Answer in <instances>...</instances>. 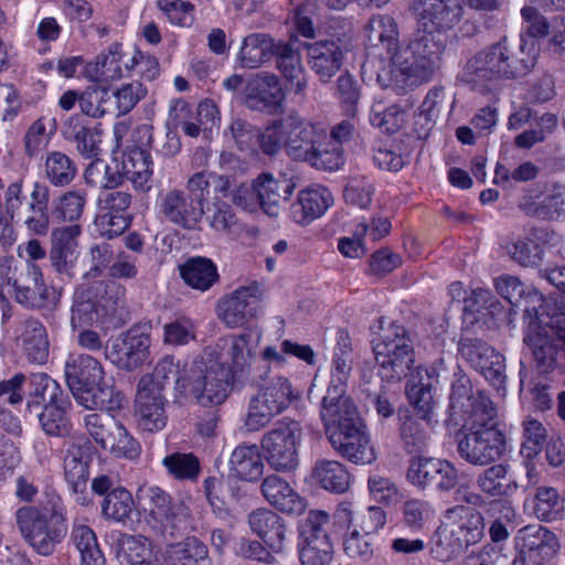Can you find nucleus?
I'll return each instance as SVG.
<instances>
[{"label":"nucleus","instance_id":"20","mask_svg":"<svg viewBox=\"0 0 565 565\" xmlns=\"http://www.w3.org/2000/svg\"><path fill=\"white\" fill-rule=\"evenodd\" d=\"M150 344L149 334L139 328H131L114 340L111 349L106 350L105 355L119 369L132 371L148 361Z\"/></svg>","mask_w":565,"mask_h":565},{"label":"nucleus","instance_id":"54","mask_svg":"<svg viewBox=\"0 0 565 565\" xmlns=\"http://www.w3.org/2000/svg\"><path fill=\"white\" fill-rule=\"evenodd\" d=\"M44 173L51 184L66 186L75 179L76 163L62 151L49 152L44 163Z\"/></svg>","mask_w":565,"mask_h":565},{"label":"nucleus","instance_id":"56","mask_svg":"<svg viewBox=\"0 0 565 565\" xmlns=\"http://www.w3.org/2000/svg\"><path fill=\"white\" fill-rule=\"evenodd\" d=\"M438 465L439 458L422 455L413 456L408 460L406 479L415 488L422 491H430Z\"/></svg>","mask_w":565,"mask_h":565},{"label":"nucleus","instance_id":"25","mask_svg":"<svg viewBox=\"0 0 565 565\" xmlns=\"http://www.w3.org/2000/svg\"><path fill=\"white\" fill-rule=\"evenodd\" d=\"M328 438L335 451L354 463H371L375 459L374 449L363 422L347 430L333 433V436Z\"/></svg>","mask_w":565,"mask_h":565},{"label":"nucleus","instance_id":"15","mask_svg":"<svg viewBox=\"0 0 565 565\" xmlns=\"http://www.w3.org/2000/svg\"><path fill=\"white\" fill-rule=\"evenodd\" d=\"M13 275L8 277L7 282L13 287L14 298L22 306L43 309L56 302L55 290L44 282L38 265L25 263L20 268L14 267Z\"/></svg>","mask_w":565,"mask_h":565},{"label":"nucleus","instance_id":"14","mask_svg":"<svg viewBox=\"0 0 565 565\" xmlns=\"http://www.w3.org/2000/svg\"><path fill=\"white\" fill-rule=\"evenodd\" d=\"M329 514L311 510L298 524L299 558L301 565H329L333 558V545L326 525Z\"/></svg>","mask_w":565,"mask_h":565},{"label":"nucleus","instance_id":"50","mask_svg":"<svg viewBox=\"0 0 565 565\" xmlns=\"http://www.w3.org/2000/svg\"><path fill=\"white\" fill-rule=\"evenodd\" d=\"M313 477L326 490L343 493L349 488L350 476L344 466L334 460H320L316 462Z\"/></svg>","mask_w":565,"mask_h":565},{"label":"nucleus","instance_id":"41","mask_svg":"<svg viewBox=\"0 0 565 565\" xmlns=\"http://www.w3.org/2000/svg\"><path fill=\"white\" fill-rule=\"evenodd\" d=\"M478 489L492 498L511 497L519 488L514 478L509 473V466L492 465L481 471L476 479Z\"/></svg>","mask_w":565,"mask_h":565},{"label":"nucleus","instance_id":"1","mask_svg":"<svg viewBox=\"0 0 565 565\" xmlns=\"http://www.w3.org/2000/svg\"><path fill=\"white\" fill-rule=\"evenodd\" d=\"M454 376L448 419L465 429L457 436L458 455L472 466H489L503 456L507 446L505 435L494 422L497 409L483 392L473 391L470 379L460 370Z\"/></svg>","mask_w":565,"mask_h":565},{"label":"nucleus","instance_id":"38","mask_svg":"<svg viewBox=\"0 0 565 565\" xmlns=\"http://www.w3.org/2000/svg\"><path fill=\"white\" fill-rule=\"evenodd\" d=\"M264 461L257 445L241 444L230 457V470L232 473L247 482H256L264 473Z\"/></svg>","mask_w":565,"mask_h":565},{"label":"nucleus","instance_id":"48","mask_svg":"<svg viewBox=\"0 0 565 565\" xmlns=\"http://www.w3.org/2000/svg\"><path fill=\"white\" fill-rule=\"evenodd\" d=\"M533 513L544 522L562 520L565 515V499L556 488L539 487L533 499Z\"/></svg>","mask_w":565,"mask_h":565},{"label":"nucleus","instance_id":"2","mask_svg":"<svg viewBox=\"0 0 565 565\" xmlns=\"http://www.w3.org/2000/svg\"><path fill=\"white\" fill-rule=\"evenodd\" d=\"M370 41H379L390 56V67L377 72V83L383 88H391L396 94H405L433 79L434 72L429 58L423 52L415 51L413 39L398 43L395 20L390 15H374L366 24Z\"/></svg>","mask_w":565,"mask_h":565},{"label":"nucleus","instance_id":"3","mask_svg":"<svg viewBox=\"0 0 565 565\" xmlns=\"http://www.w3.org/2000/svg\"><path fill=\"white\" fill-rule=\"evenodd\" d=\"M537 52L533 40L519 43L503 36L475 53L465 64L461 79L480 92L492 89L501 79L526 76L535 66Z\"/></svg>","mask_w":565,"mask_h":565},{"label":"nucleus","instance_id":"40","mask_svg":"<svg viewBox=\"0 0 565 565\" xmlns=\"http://www.w3.org/2000/svg\"><path fill=\"white\" fill-rule=\"evenodd\" d=\"M279 41L276 42L269 34L250 33L246 35L238 53L242 67L257 68L274 57Z\"/></svg>","mask_w":565,"mask_h":565},{"label":"nucleus","instance_id":"39","mask_svg":"<svg viewBox=\"0 0 565 565\" xmlns=\"http://www.w3.org/2000/svg\"><path fill=\"white\" fill-rule=\"evenodd\" d=\"M96 297L93 286H81L75 290L71 308L73 329L90 327L100 321L104 312Z\"/></svg>","mask_w":565,"mask_h":565},{"label":"nucleus","instance_id":"32","mask_svg":"<svg viewBox=\"0 0 565 565\" xmlns=\"http://www.w3.org/2000/svg\"><path fill=\"white\" fill-rule=\"evenodd\" d=\"M260 492L270 505L284 513L300 514L306 509V501L287 480L273 473L264 478Z\"/></svg>","mask_w":565,"mask_h":565},{"label":"nucleus","instance_id":"42","mask_svg":"<svg viewBox=\"0 0 565 565\" xmlns=\"http://www.w3.org/2000/svg\"><path fill=\"white\" fill-rule=\"evenodd\" d=\"M124 172L126 171L122 169V161L114 159L111 163H106L95 158L87 166L84 178L88 185L108 191L117 189L125 182L126 173Z\"/></svg>","mask_w":565,"mask_h":565},{"label":"nucleus","instance_id":"59","mask_svg":"<svg viewBox=\"0 0 565 565\" xmlns=\"http://www.w3.org/2000/svg\"><path fill=\"white\" fill-rule=\"evenodd\" d=\"M523 443L521 445L520 454L523 458L532 460L542 450L546 440V429L539 420L526 417L523 423Z\"/></svg>","mask_w":565,"mask_h":565},{"label":"nucleus","instance_id":"62","mask_svg":"<svg viewBox=\"0 0 565 565\" xmlns=\"http://www.w3.org/2000/svg\"><path fill=\"white\" fill-rule=\"evenodd\" d=\"M118 423L114 416L108 414L92 413L84 417L86 431L103 449L110 441V437Z\"/></svg>","mask_w":565,"mask_h":565},{"label":"nucleus","instance_id":"51","mask_svg":"<svg viewBox=\"0 0 565 565\" xmlns=\"http://www.w3.org/2000/svg\"><path fill=\"white\" fill-rule=\"evenodd\" d=\"M71 539L81 554V565H105L94 531L85 524H74Z\"/></svg>","mask_w":565,"mask_h":565},{"label":"nucleus","instance_id":"26","mask_svg":"<svg viewBox=\"0 0 565 565\" xmlns=\"http://www.w3.org/2000/svg\"><path fill=\"white\" fill-rule=\"evenodd\" d=\"M523 342L530 350L540 373L547 374L558 367L559 347L541 324L527 323Z\"/></svg>","mask_w":565,"mask_h":565},{"label":"nucleus","instance_id":"17","mask_svg":"<svg viewBox=\"0 0 565 565\" xmlns=\"http://www.w3.org/2000/svg\"><path fill=\"white\" fill-rule=\"evenodd\" d=\"M262 299L263 288L257 281L241 286L218 300V317L230 328L243 326L256 316Z\"/></svg>","mask_w":565,"mask_h":565},{"label":"nucleus","instance_id":"4","mask_svg":"<svg viewBox=\"0 0 565 565\" xmlns=\"http://www.w3.org/2000/svg\"><path fill=\"white\" fill-rule=\"evenodd\" d=\"M409 10L416 15V31L412 47L426 54L433 72L436 74L448 43L447 32L462 19L461 1L412 0Z\"/></svg>","mask_w":565,"mask_h":565},{"label":"nucleus","instance_id":"37","mask_svg":"<svg viewBox=\"0 0 565 565\" xmlns=\"http://www.w3.org/2000/svg\"><path fill=\"white\" fill-rule=\"evenodd\" d=\"M81 226L73 224L53 233V244L50 250L52 266L58 273H68L76 259L77 237Z\"/></svg>","mask_w":565,"mask_h":565},{"label":"nucleus","instance_id":"45","mask_svg":"<svg viewBox=\"0 0 565 565\" xmlns=\"http://www.w3.org/2000/svg\"><path fill=\"white\" fill-rule=\"evenodd\" d=\"M230 347L227 350L228 359L232 362L234 376L248 372L249 377L252 374L257 373L260 370L263 361H256L253 359L256 345L252 343V335L249 333H242L241 335L232 337L230 340Z\"/></svg>","mask_w":565,"mask_h":565},{"label":"nucleus","instance_id":"5","mask_svg":"<svg viewBox=\"0 0 565 565\" xmlns=\"http://www.w3.org/2000/svg\"><path fill=\"white\" fill-rule=\"evenodd\" d=\"M15 522L22 539L41 556L53 555L68 533L67 511L57 495L41 507L19 508Z\"/></svg>","mask_w":565,"mask_h":565},{"label":"nucleus","instance_id":"63","mask_svg":"<svg viewBox=\"0 0 565 565\" xmlns=\"http://www.w3.org/2000/svg\"><path fill=\"white\" fill-rule=\"evenodd\" d=\"M527 323H537L542 328L555 330L558 332L559 328L565 323V296L564 297H548L543 300L541 313L537 321H529Z\"/></svg>","mask_w":565,"mask_h":565},{"label":"nucleus","instance_id":"52","mask_svg":"<svg viewBox=\"0 0 565 565\" xmlns=\"http://www.w3.org/2000/svg\"><path fill=\"white\" fill-rule=\"evenodd\" d=\"M207 546L199 539L191 536L172 546L169 565H209Z\"/></svg>","mask_w":565,"mask_h":565},{"label":"nucleus","instance_id":"23","mask_svg":"<svg viewBox=\"0 0 565 565\" xmlns=\"http://www.w3.org/2000/svg\"><path fill=\"white\" fill-rule=\"evenodd\" d=\"M284 99L279 78L275 74H259L249 79L244 90V103L252 110L274 114Z\"/></svg>","mask_w":565,"mask_h":565},{"label":"nucleus","instance_id":"58","mask_svg":"<svg viewBox=\"0 0 565 565\" xmlns=\"http://www.w3.org/2000/svg\"><path fill=\"white\" fill-rule=\"evenodd\" d=\"M404 111L397 105L386 106L382 102L373 104L370 122L385 134L396 132L403 125Z\"/></svg>","mask_w":565,"mask_h":565},{"label":"nucleus","instance_id":"43","mask_svg":"<svg viewBox=\"0 0 565 565\" xmlns=\"http://www.w3.org/2000/svg\"><path fill=\"white\" fill-rule=\"evenodd\" d=\"M71 402L67 397H60L50 404H45L41 413H36L40 424L46 435L66 437L72 431V424L67 416Z\"/></svg>","mask_w":565,"mask_h":565},{"label":"nucleus","instance_id":"22","mask_svg":"<svg viewBox=\"0 0 565 565\" xmlns=\"http://www.w3.org/2000/svg\"><path fill=\"white\" fill-rule=\"evenodd\" d=\"M515 544L523 561L542 565L554 557L559 548L557 536L548 529L531 524L518 531Z\"/></svg>","mask_w":565,"mask_h":565},{"label":"nucleus","instance_id":"35","mask_svg":"<svg viewBox=\"0 0 565 565\" xmlns=\"http://www.w3.org/2000/svg\"><path fill=\"white\" fill-rule=\"evenodd\" d=\"M73 396L86 409H99L107 413L120 411L127 403L125 395L117 391L113 384H108L105 379L99 381L98 384L74 393Z\"/></svg>","mask_w":565,"mask_h":565},{"label":"nucleus","instance_id":"33","mask_svg":"<svg viewBox=\"0 0 565 565\" xmlns=\"http://www.w3.org/2000/svg\"><path fill=\"white\" fill-rule=\"evenodd\" d=\"M259 209L268 216L276 217L280 212V202L290 198L295 183L286 178H274L270 173H262L256 178Z\"/></svg>","mask_w":565,"mask_h":565},{"label":"nucleus","instance_id":"8","mask_svg":"<svg viewBox=\"0 0 565 565\" xmlns=\"http://www.w3.org/2000/svg\"><path fill=\"white\" fill-rule=\"evenodd\" d=\"M230 375V367L212 354L201 356L177 380V391L203 407L217 406L227 398Z\"/></svg>","mask_w":565,"mask_h":565},{"label":"nucleus","instance_id":"16","mask_svg":"<svg viewBox=\"0 0 565 565\" xmlns=\"http://www.w3.org/2000/svg\"><path fill=\"white\" fill-rule=\"evenodd\" d=\"M458 351L498 391L505 388V359L484 341L461 337Z\"/></svg>","mask_w":565,"mask_h":565},{"label":"nucleus","instance_id":"55","mask_svg":"<svg viewBox=\"0 0 565 565\" xmlns=\"http://www.w3.org/2000/svg\"><path fill=\"white\" fill-rule=\"evenodd\" d=\"M487 514L493 519L489 527L491 541L494 543L505 541L510 535L511 520L515 515L514 509L509 502L494 499L488 503Z\"/></svg>","mask_w":565,"mask_h":565},{"label":"nucleus","instance_id":"29","mask_svg":"<svg viewBox=\"0 0 565 565\" xmlns=\"http://www.w3.org/2000/svg\"><path fill=\"white\" fill-rule=\"evenodd\" d=\"M274 57L276 67L287 82L288 89L296 96L306 97L308 76L301 62L300 52L291 42L279 41Z\"/></svg>","mask_w":565,"mask_h":565},{"label":"nucleus","instance_id":"60","mask_svg":"<svg viewBox=\"0 0 565 565\" xmlns=\"http://www.w3.org/2000/svg\"><path fill=\"white\" fill-rule=\"evenodd\" d=\"M104 450L110 451L115 457L136 459L141 452V447L119 422Z\"/></svg>","mask_w":565,"mask_h":565},{"label":"nucleus","instance_id":"64","mask_svg":"<svg viewBox=\"0 0 565 565\" xmlns=\"http://www.w3.org/2000/svg\"><path fill=\"white\" fill-rule=\"evenodd\" d=\"M86 194L82 191H67L62 194L54 207V214L64 222H75L83 215Z\"/></svg>","mask_w":565,"mask_h":565},{"label":"nucleus","instance_id":"11","mask_svg":"<svg viewBox=\"0 0 565 565\" xmlns=\"http://www.w3.org/2000/svg\"><path fill=\"white\" fill-rule=\"evenodd\" d=\"M206 182L203 175L193 174L186 183V191L172 189L161 195L159 212L164 220L184 230H194L204 215Z\"/></svg>","mask_w":565,"mask_h":565},{"label":"nucleus","instance_id":"10","mask_svg":"<svg viewBox=\"0 0 565 565\" xmlns=\"http://www.w3.org/2000/svg\"><path fill=\"white\" fill-rule=\"evenodd\" d=\"M257 379L262 383H257V393L249 398L244 422L245 428L250 433L266 427L275 416L299 398V392L292 388L285 376L265 379L263 373H254L250 382L255 383Z\"/></svg>","mask_w":565,"mask_h":565},{"label":"nucleus","instance_id":"36","mask_svg":"<svg viewBox=\"0 0 565 565\" xmlns=\"http://www.w3.org/2000/svg\"><path fill=\"white\" fill-rule=\"evenodd\" d=\"M49 186L44 183L35 182L30 194V202L22 214V222L30 233L45 235L49 232Z\"/></svg>","mask_w":565,"mask_h":565},{"label":"nucleus","instance_id":"28","mask_svg":"<svg viewBox=\"0 0 565 565\" xmlns=\"http://www.w3.org/2000/svg\"><path fill=\"white\" fill-rule=\"evenodd\" d=\"M62 135L76 150L87 159H95L100 153V130L93 126L84 115H73L64 122Z\"/></svg>","mask_w":565,"mask_h":565},{"label":"nucleus","instance_id":"12","mask_svg":"<svg viewBox=\"0 0 565 565\" xmlns=\"http://www.w3.org/2000/svg\"><path fill=\"white\" fill-rule=\"evenodd\" d=\"M301 426L290 418H282L266 431L260 439V449L270 468L279 472H290L298 467V445Z\"/></svg>","mask_w":565,"mask_h":565},{"label":"nucleus","instance_id":"21","mask_svg":"<svg viewBox=\"0 0 565 565\" xmlns=\"http://www.w3.org/2000/svg\"><path fill=\"white\" fill-rule=\"evenodd\" d=\"M320 417L328 437L363 422L356 405L345 395V391L335 390H327L321 401Z\"/></svg>","mask_w":565,"mask_h":565},{"label":"nucleus","instance_id":"24","mask_svg":"<svg viewBox=\"0 0 565 565\" xmlns=\"http://www.w3.org/2000/svg\"><path fill=\"white\" fill-rule=\"evenodd\" d=\"M308 64L322 83L330 79L341 70L344 60V50L339 41L320 40L305 43Z\"/></svg>","mask_w":565,"mask_h":565},{"label":"nucleus","instance_id":"18","mask_svg":"<svg viewBox=\"0 0 565 565\" xmlns=\"http://www.w3.org/2000/svg\"><path fill=\"white\" fill-rule=\"evenodd\" d=\"M446 518L458 521L457 526L446 537L449 548L447 557L461 554L483 536L484 519L475 508L458 504L446 511Z\"/></svg>","mask_w":565,"mask_h":565},{"label":"nucleus","instance_id":"61","mask_svg":"<svg viewBox=\"0 0 565 565\" xmlns=\"http://www.w3.org/2000/svg\"><path fill=\"white\" fill-rule=\"evenodd\" d=\"M343 550L350 558L363 563L369 562L375 552L374 539L364 532L361 534L358 529H353L343 539Z\"/></svg>","mask_w":565,"mask_h":565},{"label":"nucleus","instance_id":"31","mask_svg":"<svg viewBox=\"0 0 565 565\" xmlns=\"http://www.w3.org/2000/svg\"><path fill=\"white\" fill-rule=\"evenodd\" d=\"M331 192L324 186H310L298 193L297 201L290 206L292 220L307 225L319 218L332 204Z\"/></svg>","mask_w":565,"mask_h":565},{"label":"nucleus","instance_id":"27","mask_svg":"<svg viewBox=\"0 0 565 565\" xmlns=\"http://www.w3.org/2000/svg\"><path fill=\"white\" fill-rule=\"evenodd\" d=\"M247 524L253 534L259 537L274 553L285 550L286 524L276 512L259 508L247 515Z\"/></svg>","mask_w":565,"mask_h":565},{"label":"nucleus","instance_id":"30","mask_svg":"<svg viewBox=\"0 0 565 565\" xmlns=\"http://www.w3.org/2000/svg\"><path fill=\"white\" fill-rule=\"evenodd\" d=\"M17 343L30 363L44 364L49 359L50 343L42 322L30 318L22 321L17 329Z\"/></svg>","mask_w":565,"mask_h":565},{"label":"nucleus","instance_id":"19","mask_svg":"<svg viewBox=\"0 0 565 565\" xmlns=\"http://www.w3.org/2000/svg\"><path fill=\"white\" fill-rule=\"evenodd\" d=\"M166 398L163 392L152 384V380L141 377L138 382L135 412L142 430L157 431L167 424Z\"/></svg>","mask_w":565,"mask_h":565},{"label":"nucleus","instance_id":"47","mask_svg":"<svg viewBox=\"0 0 565 565\" xmlns=\"http://www.w3.org/2000/svg\"><path fill=\"white\" fill-rule=\"evenodd\" d=\"M134 507L132 494L124 487L111 489L100 503L103 518L121 524L131 521Z\"/></svg>","mask_w":565,"mask_h":565},{"label":"nucleus","instance_id":"49","mask_svg":"<svg viewBox=\"0 0 565 565\" xmlns=\"http://www.w3.org/2000/svg\"><path fill=\"white\" fill-rule=\"evenodd\" d=\"M64 476L74 493H83L87 488L88 462L85 451L72 445L64 458Z\"/></svg>","mask_w":565,"mask_h":565},{"label":"nucleus","instance_id":"57","mask_svg":"<svg viewBox=\"0 0 565 565\" xmlns=\"http://www.w3.org/2000/svg\"><path fill=\"white\" fill-rule=\"evenodd\" d=\"M162 465L170 477L179 481H195L201 466L193 454L172 452L162 459Z\"/></svg>","mask_w":565,"mask_h":565},{"label":"nucleus","instance_id":"13","mask_svg":"<svg viewBox=\"0 0 565 565\" xmlns=\"http://www.w3.org/2000/svg\"><path fill=\"white\" fill-rule=\"evenodd\" d=\"M137 499L142 503L149 518L163 530L186 531L190 527V509L158 486L142 484L137 490Z\"/></svg>","mask_w":565,"mask_h":565},{"label":"nucleus","instance_id":"7","mask_svg":"<svg viewBox=\"0 0 565 565\" xmlns=\"http://www.w3.org/2000/svg\"><path fill=\"white\" fill-rule=\"evenodd\" d=\"M285 129L284 146L288 156L295 160L305 161L312 167L326 171L340 169L341 156L338 150L323 147L327 135L315 125L300 117L289 114L281 119Z\"/></svg>","mask_w":565,"mask_h":565},{"label":"nucleus","instance_id":"9","mask_svg":"<svg viewBox=\"0 0 565 565\" xmlns=\"http://www.w3.org/2000/svg\"><path fill=\"white\" fill-rule=\"evenodd\" d=\"M379 375L382 381L395 383L404 377L408 380L418 370L427 371L415 364V351L413 340L406 328L397 322H392L387 328H382L380 338L373 342Z\"/></svg>","mask_w":565,"mask_h":565},{"label":"nucleus","instance_id":"46","mask_svg":"<svg viewBox=\"0 0 565 565\" xmlns=\"http://www.w3.org/2000/svg\"><path fill=\"white\" fill-rule=\"evenodd\" d=\"M26 408L30 414L38 411L45 404H50L63 396L58 384L45 373H33L28 379Z\"/></svg>","mask_w":565,"mask_h":565},{"label":"nucleus","instance_id":"53","mask_svg":"<svg viewBox=\"0 0 565 565\" xmlns=\"http://www.w3.org/2000/svg\"><path fill=\"white\" fill-rule=\"evenodd\" d=\"M119 556L128 565H154L156 563L151 542L142 535H124L120 539Z\"/></svg>","mask_w":565,"mask_h":565},{"label":"nucleus","instance_id":"34","mask_svg":"<svg viewBox=\"0 0 565 565\" xmlns=\"http://www.w3.org/2000/svg\"><path fill=\"white\" fill-rule=\"evenodd\" d=\"M65 377L72 394L104 380L100 362L87 354L71 355L65 363Z\"/></svg>","mask_w":565,"mask_h":565},{"label":"nucleus","instance_id":"44","mask_svg":"<svg viewBox=\"0 0 565 565\" xmlns=\"http://www.w3.org/2000/svg\"><path fill=\"white\" fill-rule=\"evenodd\" d=\"M179 269L185 284L201 291L209 290L220 277L215 264L205 257H192Z\"/></svg>","mask_w":565,"mask_h":565},{"label":"nucleus","instance_id":"6","mask_svg":"<svg viewBox=\"0 0 565 565\" xmlns=\"http://www.w3.org/2000/svg\"><path fill=\"white\" fill-rule=\"evenodd\" d=\"M423 372L429 379L427 371L418 370L407 380L405 393L416 414L409 409L398 411L399 439L404 450L408 454H419L426 450L430 438L429 425L433 415L434 398L430 393V383L424 382Z\"/></svg>","mask_w":565,"mask_h":565}]
</instances>
